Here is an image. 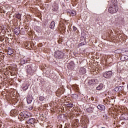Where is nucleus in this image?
Here are the masks:
<instances>
[{
    "label": "nucleus",
    "mask_w": 128,
    "mask_h": 128,
    "mask_svg": "<svg viewBox=\"0 0 128 128\" xmlns=\"http://www.w3.org/2000/svg\"><path fill=\"white\" fill-rule=\"evenodd\" d=\"M26 70L27 74H30V76H33L34 73V72H36V70H34V68L32 64H30L26 66Z\"/></svg>",
    "instance_id": "1"
},
{
    "label": "nucleus",
    "mask_w": 128,
    "mask_h": 128,
    "mask_svg": "<svg viewBox=\"0 0 128 128\" xmlns=\"http://www.w3.org/2000/svg\"><path fill=\"white\" fill-rule=\"evenodd\" d=\"M64 56V52L60 50H56L54 53V58H58L59 60H62V58H63Z\"/></svg>",
    "instance_id": "2"
},
{
    "label": "nucleus",
    "mask_w": 128,
    "mask_h": 128,
    "mask_svg": "<svg viewBox=\"0 0 128 128\" xmlns=\"http://www.w3.org/2000/svg\"><path fill=\"white\" fill-rule=\"evenodd\" d=\"M22 120H26V118H28L30 116V113L26 111H23L20 112L19 114Z\"/></svg>",
    "instance_id": "3"
},
{
    "label": "nucleus",
    "mask_w": 128,
    "mask_h": 128,
    "mask_svg": "<svg viewBox=\"0 0 128 128\" xmlns=\"http://www.w3.org/2000/svg\"><path fill=\"white\" fill-rule=\"evenodd\" d=\"M113 11L112 14H116L118 10V0H113Z\"/></svg>",
    "instance_id": "4"
},
{
    "label": "nucleus",
    "mask_w": 128,
    "mask_h": 128,
    "mask_svg": "<svg viewBox=\"0 0 128 128\" xmlns=\"http://www.w3.org/2000/svg\"><path fill=\"white\" fill-rule=\"evenodd\" d=\"M30 58H26V57L24 56L20 59V64H30Z\"/></svg>",
    "instance_id": "5"
},
{
    "label": "nucleus",
    "mask_w": 128,
    "mask_h": 128,
    "mask_svg": "<svg viewBox=\"0 0 128 128\" xmlns=\"http://www.w3.org/2000/svg\"><path fill=\"white\" fill-rule=\"evenodd\" d=\"M112 74V71H108L103 74V76L106 78H110Z\"/></svg>",
    "instance_id": "6"
},
{
    "label": "nucleus",
    "mask_w": 128,
    "mask_h": 128,
    "mask_svg": "<svg viewBox=\"0 0 128 128\" xmlns=\"http://www.w3.org/2000/svg\"><path fill=\"white\" fill-rule=\"evenodd\" d=\"M67 68L68 70H71L74 68V62L71 61L69 64H68Z\"/></svg>",
    "instance_id": "7"
},
{
    "label": "nucleus",
    "mask_w": 128,
    "mask_h": 128,
    "mask_svg": "<svg viewBox=\"0 0 128 128\" xmlns=\"http://www.w3.org/2000/svg\"><path fill=\"white\" fill-rule=\"evenodd\" d=\"M94 106H90L89 108H86L87 112H89L90 114L94 112Z\"/></svg>",
    "instance_id": "8"
},
{
    "label": "nucleus",
    "mask_w": 128,
    "mask_h": 128,
    "mask_svg": "<svg viewBox=\"0 0 128 128\" xmlns=\"http://www.w3.org/2000/svg\"><path fill=\"white\" fill-rule=\"evenodd\" d=\"M52 6V10L54 12H57L58 10V5L56 3H54Z\"/></svg>",
    "instance_id": "9"
},
{
    "label": "nucleus",
    "mask_w": 128,
    "mask_h": 128,
    "mask_svg": "<svg viewBox=\"0 0 128 128\" xmlns=\"http://www.w3.org/2000/svg\"><path fill=\"white\" fill-rule=\"evenodd\" d=\"M26 122L28 124H34V122H36V119L33 118H30Z\"/></svg>",
    "instance_id": "10"
},
{
    "label": "nucleus",
    "mask_w": 128,
    "mask_h": 128,
    "mask_svg": "<svg viewBox=\"0 0 128 128\" xmlns=\"http://www.w3.org/2000/svg\"><path fill=\"white\" fill-rule=\"evenodd\" d=\"M18 114V111L16 110H12L10 111V116H16Z\"/></svg>",
    "instance_id": "11"
},
{
    "label": "nucleus",
    "mask_w": 128,
    "mask_h": 128,
    "mask_svg": "<svg viewBox=\"0 0 128 128\" xmlns=\"http://www.w3.org/2000/svg\"><path fill=\"white\" fill-rule=\"evenodd\" d=\"M128 60V56L126 55H122L120 58V60L122 62H124Z\"/></svg>",
    "instance_id": "12"
},
{
    "label": "nucleus",
    "mask_w": 128,
    "mask_h": 128,
    "mask_svg": "<svg viewBox=\"0 0 128 128\" xmlns=\"http://www.w3.org/2000/svg\"><path fill=\"white\" fill-rule=\"evenodd\" d=\"M97 108L98 110H106V106L102 104L98 105Z\"/></svg>",
    "instance_id": "13"
},
{
    "label": "nucleus",
    "mask_w": 128,
    "mask_h": 128,
    "mask_svg": "<svg viewBox=\"0 0 128 128\" xmlns=\"http://www.w3.org/2000/svg\"><path fill=\"white\" fill-rule=\"evenodd\" d=\"M6 7H2L0 8V14H2V16H4L6 14Z\"/></svg>",
    "instance_id": "14"
},
{
    "label": "nucleus",
    "mask_w": 128,
    "mask_h": 128,
    "mask_svg": "<svg viewBox=\"0 0 128 128\" xmlns=\"http://www.w3.org/2000/svg\"><path fill=\"white\" fill-rule=\"evenodd\" d=\"M12 54H14V50L10 48H8V54H9V56H12Z\"/></svg>",
    "instance_id": "15"
},
{
    "label": "nucleus",
    "mask_w": 128,
    "mask_h": 128,
    "mask_svg": "<svg viewBox=\"0 0 128 128\" xmlns=\"http://www.w3.org/2000/svg\"><path fill=\"white\" fill-rule=\"evenodd\" d=\"M80 74H86V68H80Z\"/></svg>",
    "instance_id": "16"
},
{
    "label": "nucleus",
    "mask_w": 128,
    "mask_h": 128,
    "mask_svg": "<svg viewBox=\"0 0 128 128\" xmlns=\"http://www.w3.org/2000/svg\"><path fill=\"white\" fill-rule=\"evenodd\" d=\"M88 84H90V86H92V84H96V80L92 79V80H89L88 81Z\"/></svg>",
    "instance_id": "17"
},
{
    "label": "nucleus",
    "mask_w": 128,
    "mask_h": 128,
    "mask_svg": "<svg viewBox=\"0 0 128 128\" xmlns=\"http://www.w3.org/2000/svg\"><path fill=\"white\" fill-rule=\"evenodd\" d=\"M28 86H30V84H26V85L24 86V87L22 88L23 90H24V91L26 90L28 88Z\"/></svg>",
    "instance_id": "18"
},
{
    "label": "nucleus",
    "mask_w": 128,
    "mask_h": 128,
    "mask_svg": "<svg viewBox=\"0 0 128 128\" xmlns=\"http://www.w3.org/2000/svg\"><path fill=\"white\" fill-rule=\"evenodd\" d=\"M58 94H64V89L61 88H59L58 90Z\"/></svg>",
    "instance_id": "19"
},
{
    "label": "nucleus",
    "mask_w": 128,
    "mask_h": 128,
    "mask_svg": "<svg viewBox=\"0 0 128 128\" xmlns=\"http://www.w3.org/2000/svg\"><path fill=\"white\" fill-rule=\"evenodd\" d=\"M54 26H55L54 22L52 21V22H51L50 24V28H52V29L54 28Z\"/></svg>",
    "instance_id": "20"
},
{
    "label": "nucleus",
    "mask_w": 128,
    "mask_h": 128,
    "mask_svg": "<svg viewBox=\"0 0 128 128\" xmlns=\"http://www.w3.org/2000/svg\"><path fill=\"white\" fill-rule=\"evenodd\" d=\"M32 100V97H30V96L27 97V102H28V104H31Z\"/></svg>",
    "instance_id": "21"
},
{
    "label": "nucleus",
    "mask_w": 128,
    "mask_h": 128,
    "mask_svg": "<svg viewBox=\"0 0 128 128\" xmlns=\"http://www.w3.org/2000/svg\"><path fill=\"white\" fill-rule=\"evenodd\" d=\"M66 106L67 108H70L74 106V104L72 103H70V104H66Z\"/></svg>",
    "instance_id": "22"
},
{
    "label": "nucleus",
    "mask_w": 128,
    "mask_h": 128,
    "mask_svg": "<svg viewBox=\"0 0 128 128\" xmlns=\"http://www.w3.org/2000/svg\"><path fill=\"white\" fill-rule=\"evenodd\" d=\"M70 16H76V11L74 10H72L71 12L70 13Z\"/></svg>",
    "instance_id": "23"
},
{
    "label": "nucleus",
    "mask_w": 128,
    "mask_h": 128,
    "mask_svg": "<svg viewBox=\"0 0 128 128\" xmlns=\"http://www.w3.org/2000/svg\"><path fill=\"white\" fill-rule=\"evenodd\" d=\"M118 92H122L124 90V86H120L118 87Z\"/></svg>",
    "instance_id": "24"
},
{
    "label": "nucleus",
    "mask_w": 128,
    "mask_h": 128,
    "mask_svg": "<svg viewBox=\"0 0 128 128\" xmlns=\"http://www.w3.org/2000/svg\"><path fill=\"white\" fill-rule=\"evenodd\" d=\"M16 18H18V20H20V18H22V15L20 14H16Z\"/></svg>",
    "instance_id": "25"
},
{
    "label": "nucleus",
    "mask_w": 128,
    "mask_h": 128,
    "mask_svg": "<svg viewBox=\"0 0 128 128\" xmlns=\"http://www.w3.org/2000/svg\"><path fill=\"white\" fill-rule=\"evenodd\" d=\"M102 84H100L98 87H96V90H102Z\"/></svg>",
    "instance_id": "26"
},
{
    "label": "nucleus",
    "mask_w": 128,
    "mask_h": 128,
    "mask_svg": "<svg viewBox=\"0 0 128 128\" xmlns=\"http://www.w3.org/2000/svg\"><path fill=\"white\" fill-rule=\"evenodd\" d=\"M108 11L110 14H112V7H110L108 10Z\"/></svg>",
    "instance_id": "27"
},
{
    "label": "nucleus",
    "mask_w": 128,
    "mask_h": 128,
    "mask_svg": "<svg viewBox=\"0 0 128 128\" xmlns=\"http://www.w3.org/2000/svg\"><path fill=\"white\" fill-rule=\"evenodd\" d=\"M39 100H40L41 102L44 100V97L42 96H40L39 97Z\"/></svg>",
    "instance_id": "28"
},
{
    "label": "nucleus",
    "mask_w": 128,
    "mask_h": 128,
    "mask_svg": "<svg viewBox=\"0 0 128 128\" xmlns=\"http://www.w3.org/2000/svg\"><path fill=\"white\" fill-rule=\"evenodd\" d=\"M84 42H82L78 44V46H84Z\"/></svg>",
    "instance_id": "29"
},
{
    "label": "nucleus",
    "mask_w": 128,
    "mask_h": 128,
    "mask_svg": "<svg viewBox=\"0 0 128 128\" xmlns=\"http://www.w3.org/2000/svg\"><path fill=\"white\" fill-rule=\"evenodd\" d=\"M78 30V28H76V27L75 26H73V31L74 32H76V30Z\"/></svg>",
    "instance_id": "30"
},
{
    "label": "nucleus",
    "mask_w": 128,
    "mask_h": 128,
    "mask_svg": "<svg viewBox=\"0 0 128 128\" xmlns=\"http://www.w3.org/2000/svg\"><path fill=\"white\" fill-rule=\"evenodd\" d=\"M114 92H118V87H116L114 89Z\"/></svg>",
    "instance_id": "31"
},
{
    "label": "nucleus",
    "mask_w": 128,
    "mask_h": 128,
    "mask_svg": "<svg viewBox=\"0 0 128 128\" xmlns=\"http://www.w3.org/2000/svg\"><path fill=\"white\" fill-rule=\"evenodd\" d=\"M90 100H92V102H94V97H91Z\"/></svg>",
    "instance_id": "32"
},
{
    "label": "nucleus",
    "mask_w": 128,
    "mask_h": 128,
    "mask_svg": "<svg viewBox=\"0 0 128 128\" xmlns=\"http://www.w3.org/2000/svg\"><path fill=\"white\" fill-rule=\"evenodd\" d=\"M75 88H76V90H78V87L77 86H75Z\"/></svg>",
    "instance_id": "33"
},
{
    "label": "nucleus",
    "mask_w": 128,
    "mask_h": 128,
    "mask_svg": "<svg viewBox=\"0 0 128 128\" xmlns=\"http://www.w3.org/2000/svg\"><path fill=\"white\" fill-rule=\"evenodd\" d=\"M58 44H62V42H60V40H58Z\"/></svg>",
    "instance_id": "34"
},
{
    "label": "nucleus",
    "mask_w": 128,
    "mask_h": 128,
    "mask_svg": "<svg viewBox=\"0 0 128 128\" xmlns=\"http://www.w3.org/2000/svg\"><path fill=\"white\" fill-rule=\"evenodd\" d=\"M10 74H11V76H14V73L11 72Z\"/></svg>",
    "instance_id": "35"
},
{
    "label": "nucleus",
    "mask_w": 128,
    "mask_h": 128,
    "mask_svg": "<svg viewBox=\"0 0 128 128\" xmlns=\"http://www.w3.org/2000/svg\"><path fill=\"white\" fill-rule=\"evenodd\" d=\"M60 128H62V125H60Z\"/></svg>",
    "instance_id": "36"
},
{
    "label": "nucleus",
    "mask_w": 128,
    "mask_h": 128,
    "mask_svg": "<svg viewBox=\"0 0 128 128\" xmlns=\"http://www.w3.org/2000/svg\"><path fill=\"white\" fill-rule=\"evenodd\" d=\"M46 67H44V69L46 70V66H45Z\"/></svg>",
    "instance_id": "37"
},
{
    "label": "nucleus",
    "mask_w": 128,
    "mask_h": 128,
    "mask_svg": "<svg viewBox=\"0 0 128 128\" xmlns=\"http://www.w3.org/2000/svg\"><path fill=\"white\" fill-rule=\"evenodd\" d=\"M64 30V28L62 29V30Z\"/></svg>",
    "instance_id": "38"
},
{
    "label": "nucleus",
    "mask_w": 128,
    "mask_h": 128,
    "mask_svg": "<svg viewBox=\"0 0 128 128\" xmlns=\"http://www.w3.org/2000/svg\"><path fill=\"white\" fill-rule=\"evenodd\" d=\"M104 102H106V100H104Z\"/></svg>",
    "instance_id": "39"
},
{
    "label": "nucleus",
    "mask_w": 128,
    "mask_h": 128,
    "mask_svg": "<svg viewBox=\"0 0 128 128\" xmlns=\"http://www.w3.org/2000/svg\"><path fill=\"white\" fill-rule=\"evenodd\" d=\"M112 110H114V108H112Z\"/></svg>",
    "instance_id": "40"
},
{
    "label": "nucleus",
    "mask_w": 128,
    "mask_h": 128,
    "mask_svg": "<svg viewBox=\"0 0 128 128\" xmlns=\"http://www.w3.org/2000/svg\"><path fill=\"white\" fill-rule=\"evenodd\" d=\"M110 102V100H109Z\"/></svg>",
    "instance_id": "41"
},
{
    "label": "nucleus",
    "mask_w": 128,
    "mask_h": 128,
    "mask_svg": "<svg viewBox=\"0 0 128 128\" xmlns=\"http://www.w3.org/2000/svg\"><path fill=\"white\" fill-rule=\"evenodd\" d=\"M114 108H116V107H114Z\"/></svg>",
    "instance_id": "42"
}]
</instances>
